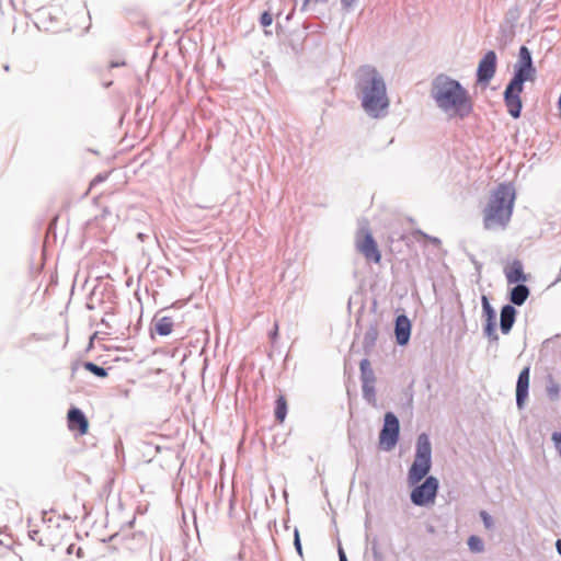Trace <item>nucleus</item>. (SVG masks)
<instances>
[{
    "label": "nucleus",
    "instance_id": "nucleus-1",
    "mask_svg": "<svg viewBox=\"0 0 561 561\" xmlns=\"http://www.w3.org/2000/svg\"><path fill=\"white\" fill-rule=\"evenodd\" d=\"M354 90L360 106L370 118L388 115L390 100L383 76L371 65H363L354 73Z\"/></svg>",
    "mask_w": 561,
    "mask_h": 561
},
{
    "label": "nucleus",
    "instance_id": "nucleus-2",
    "mask_svg": "<svg viewBox=\"0 0 561 561\" xmlns=\"http://www.w3.org/2000/svg\"><path fill=\"white\" fill-rule=\"evenodd\" d=\"M430 95L449 118L462 121L473 112L468 90L458 80L445 73H439L432 80Z\"/></svg>",
    "mask_w": 561,
    "mask_h": 561
},
{
    "label": "nucleus",
    "instance_id": "nucleus-3",
    "mask_svg": "<svg viewBox=\"0 0 561 561\" xmlns=\"http://www.w3.org/2000/svg\"><path fill=\"white\" fill-rule=\"evenodd\" d=\"M536 67L534 66L531 51L527 46L519 48L518 59L514 65V75L504 90V103L507 112L513 118H519L523 103L520 94L524 91L526 81H531L536 77Z\"/></svg>",
    "mask_w": 561,
    "mask_h": 561
},
{
    "label": "nucleus",
    "instance_id": "nucleus-4",
    "mask_svg": "<svg viewBox=\"0 0 561 561\" xmlns=\"http://www.w3.org/2000/svg\"><path fill=\"white\" fill-rule=\"evenodd\" d=\"M514 203V186L511 183H500L483 208V228L489 231L504 230L511 221Z\"/></svg>",
    "mask_w": 561,
    "mask_h": 561
},
{
    "label": "nucleus",
    "instance_id": "nucleus-5",
    "mask_svg": "<svg viewBox=\"0 0 561 561\" xmlns=\"http://www.w3.org/2000/svg\"><path fill=\"white\" fill-rule=\"evenodd\" d=\"M400 435V422L392 412H387L383 419V425L379 435L381 449L391 450L398 443Z\"/></svg>",
    "mask_w": 561,
    "mask_h": 561
},
{
    "label": "nucleus",
    "instance_id": "nucleus-6",
    "mask_svg": "<svg viewBox=\"0 0 561 561\" xmlns=\"http://www.w3.org/2000/svg\"><path fill=\"white\" fill-rule=\"evenodd\" d=\"M438 488L439 483L435 477H426L421 484L416 485L412 490L410 495L411 502L416 506H426L427 504L433 503Z\"/></svg>",
    "mask_w": 561,
    "mask_h": 561
},
{
    "label": "nucleus",
    "instance_id": "nucleus-7",
    "mask_svg": "<svg viewBox=\"0 0 561 561\" xmlns=\"http://www.w3.org/2000/svg\"><path fill=\"white\" fill-rule=\"evenodd\" d=\"M482 316L484 319L483 334L490 343H497L499 334L496 332V312L491 306L486 296H482Z\"/></svg>",
    "mask_w": 561,
    "mask_h": 561
},
{
    "label": "nucleus",
    "instance_id": "nucleus-8",
    "mask_svg": "<svg viewBox=\"0 0 561 561\" xmlns=\"http://www.w3.org/2000/svg\"><path fill=\"white\" fill-rule=\"evenodd\" d=\"M497 57L494 50L486 51L477 68V82L488 84L496 72Z\"/></svg>",
    "mask_w": 561,
    "mask_h": 561
},
{
    "label": "nucleus",
    "instance_id": "nucleus-9",
    "mask_svg": "<svg viewBox=\"0 0 561 561\" xmlns=\"http://www.w3.org/2000/svg\"><path fill=\"white\" fill-rule=\"evenodd\" d=\"M529 377H530V367L526 366L519 373L517 382H516V405L519 410L524 409L525 402L528 398Z\"/></svg>",
    "mask_w": 561,
    "mask_h": 561
},
{
    "label": "nucleus",
    "instance_id": "nucleus-10",
    "mask_svg": "<svg viewBox=\"0 0 561 561\" xmlns=\"http://www.w3.org/2000/svg\"><path fill=\"white\" fill-rule=\"evenodd\" d=\"M359 252L374 263H379L381 254L378 250L377 243L370 232H367L364 240L357 243Z\"/></svg>",
    "mask_w": 561,
    "mask_h": 561
},
{
    "label": "nucleus",
    "instance_id": "nucleus-11",
    "mask_svg": "<svg viewBox=\"0 0 561 561\" xmlns=\"http://www.w3.org/2000/svg\"><path fill=\"white\" fill-rule=\"evenodd\" d=\"M411 321L405 314H400L396 318L394 335L396 341L400 346L408 344L411 336Z\"/></svg>",
    "mask_w": 561,
    "mask_h": 561
},
{
    "label": "nucleus",
    "instance_id": "nucleus-12",
    "mask_svg": "<svg viewBox=\"0 0 561 561\" xmlns=\"http://www.w3.org/2000/svg\"><path fill=\"white\" fill-rule=\"evenodd\" d=\"M68 427L70 431H78L83 435L88 432L89 422L84 413L78 408H71L67 414Z\"/></svg>",
    "mask_w": 561,
    "mask_h": 561
},
{
    "label": "nucleus",
    "instance_id": "nucleus-13",
    "mask_svg": "<svg viewBox=\"0 0 561 561\" xmlns=\"http://www.w3.org/2000/svg\"><path fill=\"white\" fill-rule=\"evenodd\" d=\"M431 467H432V462H427V461L419 460V459L414 458V461H413L412 466L410 467L409 473H408L409 483L411 485H414V484L419 483L420 481H422L423 479L425 480V478L428 477L427 473L430 472Z\"/></svg>",
    "mask_w": 561,
    "mask_h": 561
},
{
    "label": "nucleus",
    "instance_id": "nucleus-14",
    "mask_svg": "<svg viewBox=\"0 0 561 561\" xmlns=\"http://www.w3.org/2000/svg\"><path fill=\"white\" fill-rule=\"evenodd\" d=\"M517 311L513 305H504L500 313V329L503 334H508L515 323Z\"/></svg>",
    "mask_w": 561,
    "mask_h": 561
},
{
    "label": "nucleus",
    "instance_id": "nucleus-15",
    "mask_svg": "<svg viewBox=\"0 0 561 561\" xmlns=\"http://www.w3.org/2000/svg\"><path fill=\"white\" fill-rule=\"evenodd\" d=\"M415 459L432 462V445L428 435L425 433L417 437Z\"/></svg>",
    "mask_w": 561,
    "mask_h": 561
},
{
    "label": "nucleus",
    "instance_id": "nucleus-16",
    "mask_svg": "<svg viewBox=\"0 0 561 561\" xmlns=\"http://www.w3.org/2000/svg\"><path fill=\"white\" fill-rule=\"evenodd\" d=\"M504 272L508 284H522L526 280L523 264L519 260H514Z\"/></svg>",
    "mask_w": 561,
    "mask_h": 561
},
{
    "label": "nucleus",
    "instance_id": "nucleus-17",
    "mask_svg": "<svg viewBox=\"0 0 561 561\" xmlns=\"http://www.w3.org/2000/svg\"><path fill=\"white\" fill-rule=\"evenodd\" d=\"M530 291L524 284H516L510 291V301L512 305L522 306L528 298Z\"/></svg>",
    "mask_w": 561,
    "mask_h": 561
},
{
    "label": "nucleus",
    "instance_id": "nucleus-18",
    "mask_svg": "<svg viewBox=\"0 0 561 561\" xmlns=\"http://www.w3.org/2000/svg\"><path fill=\"white\" fill-rule=\"evenodd\" d=\"M156 332L161 336H167L172 332L173 320L171 317H161L156 320L154 323Z\"/></svg>",
    "mask_w": 561,
    "mask_h": 561
},
{
    "label": "nucleus",
    "instance_id": "nucleus-19",
    "mask_svg": "<svg viewBox=\"0 0 561 561\" xmlns=\"http://www.w3.org/2000/svg\"><path fill=\"white\" fill-rule=\"evenodd\" d=\"M378 339V327L376 323L369 325L363 337V346L365 350H370L375 346Z\"/></svg>",
    "mask_w": 561,
    "mask_h": 561
},
{
    "label": "nucleus",
    "instance_id": "nucleus-20",
    "mask_svg": "<svg viewBox=\"0 0 561 561\" xmlns=\"http://www.w3.org/2000/svg\"><path fill=\"white\" fill-rule=\"evenodd\" d=\"M359 368H360L362 382H375L376 381L375 373L370 366V362L368 358H363L360 360Z\"/></svg>",
    "mask_w": 561,
    "mask_h": 561
},
{
    "label": "nucleus",
    "instance_id": "nucleus-21",
    "mask_svg": "<svg viewBox=\"0 0 561 561\" xmlns=\"http://www.w3.org/2000/svg\"><path fill=\"white\" fill-rule=\"evenodd\" d=\"M546 392L551 401H557L560 398V385L554 380L552 375L547 378Z\"/></svg>",
    "mask_w": 561,
    "mask_h": 561
},
{
    "label": "nucleus",
    "instance_id": "nucleus-22",
    "mask_svg": "<svg viewBox=\"0 0 561 561\" xmlns=\"http://www.w3.org/2000/svg\"><path fill=\"white\" fill-rule=\"evenodd\" d=\"M287 415V402L283 396H279L275 401V417L283 422Z\"/></svg>",
    "mask_w": 561,
    "mask_h": 561
},
{
    "label": "nucleus",
    "instance_id": "nucleus-23",
    "mask_svg": "<svg viewBox=\"0 0 561 561\" xmlns=\"http://www.w3.org/2000/svg\"><path fill=\"white\" fill-rule=\"evenodd\" d=\"M363 398L368 403H376V389L375 382H362Z\"/></svg>",
    "mask_w": 561,
    "mask_h": 561
},
{
    "label": "nucleus",
    "instance_id": "nucleus-24",
    "mask_svg": "<svg viewBox=\"0 0 561 561\" xmlns=\"http://www.w3.org/2000/svg\"><path fill=\"white\" fill-rule=\"evenodd\" d=\"M467 543H468L469 550L473 553H481L484 551V542L479 536L471 535L468 538Z\"/></svg>",
    "mask_w": 561,
    "mask_h": 561
},
{
    "label": "nucleus",
    "instance_id": "nucleus-25",
    "mask_svg": "<svg viewBox=\"0 0 561 561\" xmlns=\"http://www.w3.org/2000/svg\"><path fill=\"white\" fill-rule=\"evenodd\" d=\"M83 367L90 371L91 374L95 375L100 378H105L107 376V369L104 367H101L92 362H84Z\"/></svg>",
    "mask_w": 561,
    "mask_h": 561
},
{
    "label": "nucleus",
    "instance_id": "nucleus-26",
    "mask_svg": "<svg viewBox=\"0 0 561 561\" xmlns=\"http://www.w3.org/2000/svg\"><path fill=\"white\" fill-rule=\"evenodd\" d=\"M328 0H293L294 2V8L291 9V11L286 15L285 20L286 21H289L291 18H293V14L295 12V9L296 7L300 5V10L301 11H306L307 10V7L310 2H316V3H325Z\"/></svg>",
    "mask_w": 561,
    "mask_h": 561
},
{
    "label": "nucleus",
    "instance_id": "nucleus-27",
    "mask_svg": "<svg viewBox=\"0 0 561 561\" xmlns=\"http://www.w3.org/2000/svg\"><path fill=\"white\" fill-rule=\"evenodd\" d=\"M520 16V10L518 5H514L510 8L505 13V22L508 23L511 26H514L516 22L519 20Z\"/></svg>",
    "mask_w": 561,
    "mask_h": 561
},
{
    "label": "nucleus",
    "instance_id": "nucleus-28",
    "mask_svg": "<svg viewBox=\"0 0 561 561\" xmlns=\"http://www.w3.org/2000/svg\"><path fill=\"white\" fill-rule=\"evenodd\" d=\"M480 517H481L483 525L486 529H492L494 527V520L488 512L481 511Z\"/></svg>",
    "mask_w": 561,
    "mask_h": 561
},
{
    "label": "nucleus",
    "instance_id": "nucleus-29",
    "mask_svg": "<svg viewBox=\"0 0 561 561\" xmlns=\"http://www.w3.org/2000/svg\"><path fill=\"white\" fill-rule=\"evenodd\" d=\"M551 439H552V442H553V444H554V447H556V449H557L558 454H559V455H560V457H561V432H554V433H552V435H551Z\"/></svg>",
    "mask_w": 561,
    "mask_h": 561
},
{
    "label": "nucleus",
    "instance_id": "nucleus-30",
    "mask_svg": "<svg viewBox=\"0 0 561 561\" xmlns=\"http://www.w3.org/2000/svg\"><path fill=\"white\" fill-rule=\"evenodd\" d=\"M273 22V16L270 12L265 11L262 13L261 18H260V23L262 26H270Z\"/></svg>",
    "mask_w": 561,
    "mask_h": 561
},
{
    "label": "nucleus",
    "instance_id": "nucleus-31",
    "mask_svg": "<svg viewBox=\"0 0 561 561\" xmlns=\"http://www.w3.org/2000/svg\"><path fill=\"white\" fill-rule=\"evenodd\" d=\"M294 546H295L297 553L299 556H302V547H301V541H300V537H299V531L297 528L295 529V533H294Z\"/></svg>",
    "mask_w": 561,
    "mask_h": 561
},
{
    "label": "nucleus",
    "instance_id": "nucleus-32",
    "mask_svg": "<svg viewBox=\"0 0 561 561\" xmlns=\"http://www.w3.org/2000/svg\"><path fill=\"white\" fill-rule=\"evenodd\" d=\"M357 2H358V0H341V5H342L343 10L350 12L351 10H353L355 8Z\"/></svg>",
    "mask_w": 561,
    "mask_h": 561
},
{
    "label": "nucleus",
    "instance_id": "nucleus-33",
    "mask_svg": "<svg viewBox=\"0 0 561 561\" xmlns=\"http://www.w3.org/2000/svg\"><path fill=\"white\" fill-rule=\"evenodd\" d=\"M337 553H339V561H348L341 545L339 546Z\"/></svg>",
    "mask_w": 561,
    "mask_h": 561
},
{
    "label": "nucleus",
    "instance_id": "nucleus-34",
    "mask_svg": "<svg viewBox=\"0 0 561 561\" xmlns=\"http://www.w3.org/2000/svg\"><path fill=\"white\" fill-rule=\"evenodd\" d=\"M107 178L106 174H98L94 180L92 181V185L95 184V183H100V182H103L105 181Z\"/></svg>",
    "mask_w": 561,
    "mask_h": 561
},
{
    "label": "nucleus",
    "instance_id": "nucleus-35",
    "mask_svg": "<svg viewBox=\"0 0 561 561\" xmlns=\"http://www.w3.org/2000/svg\"><path fill=\"white\" fill-rule=\"evenodd\" d=\"M373 556L376 561H381V553L376 547L373 548Z\"/></svg>",
    "mask_w": 561,
    "mask_h": 561
},
{
    "label": "nucleus",
    "instance_id": "nucleus-36",
    "mask_svg": "<svg viewBox=\"0 0 561 561\" xmlns=\"http://www.w3.org/2000/svg\"><path fill=\"white\" fill-rule=\"evenodd\" d=\"M277 332H278V325H277V323H275L273 331L270 333V336L272 340H274L277 336Z\"/></svg>",
    "mask_w": 561,
    "mask_h": 561
},
{
    "label": "nucleus",
    "instance_id": "nucleus-37",
    "mask_svg": "<svg viewBox=\"0 0 561 561\" xmlns=\"http://www.w3.org/2000/svg\"><path fill=\"white\" fill-rule=\"evenodd\" d=\"M556 549H557L558 553L561 556V539H558L556 541Z\"/></svg>",
    "mask_w": 561,
    "mask_h": 561
},
{
    "label": "nucleus",
    "instance_id": "nucleus-38",
    "mask_svg": "<svg viewBox=\"0 0 561 561\" xmlns=\"http://www.w3.org/2000/svg\"><path fill=\"white\" fill-rule=\"evenodd\" d=\"M30 537L35 540V537L38 535V531L37 530H30L28 533Z\"/></svg>",
    "mask_w": 561,
    "mask_h": 561
},
{
    "label": "nucleus",
    "instance_id": "nucleus-39",
    "mask_svg": "<svg viewBox=\"0 0 561 561\" xmlns=\"http://www.w3.org/2000/svg\"><path fill=\"white\" fill-rule=\"evenodd\" d=\"M123 65H124V62H114L113 61V62H111L110 67L111 68H115V67H119V66H123Z\"/></svg>",
    "mask_w": 561,
    "mask_h": 561
},
{
    "label": "nucleus",
    "instance_id": "nucleus-40",
    "mask_svg": "<svg viewBox=\"0 0 561 561\" xmlns=\"http://www.w3.org/2000/svg\"><path fill=\"white\" fill-rule=\"evenodd\" d=\"M432 241H433V243H439L440 242L439 239H437V238H432Z\"/></svg>",
    "mask_w": 561,
    "mask_h": 561
},
{
    "label": "nucleus",
    "instance_id": "nucleus-41",
    "mask_svg": "<svg viewBox=\"0 0 561 561\" xmlns=\"http://www.w3.org/2000/svg\"><path fill=\"white\" fill-rule=\"evenodd\" d=\"M4 70H5V71H8V70H9V66H8V65H5V66H4Z\"/></svg>",
    "mask_w": 561,
    "mask_h": 561
}]
</instances>
